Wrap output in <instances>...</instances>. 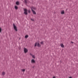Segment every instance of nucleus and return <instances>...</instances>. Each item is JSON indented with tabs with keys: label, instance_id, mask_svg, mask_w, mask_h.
<instances>
[{
	"label": "nucleus",
	"instance_id": "a211bd4d",
	"mask_svg": "<svg viewBox=\"0 0 78 78\" xmlns=\"http://www.w3.org/2000/svg\"><path fill=\"white\" fill-rule=\"evenodd\" d=\"M41 44H44V42L43 41H41Z\"/></svg>",
	"mask_w": 78,
	"mask_h": 78
},
{
	"label": "nucleus",
	"instance_id": "2eb2a0df",
	"mask_svg": "<svg viewBox=\"0 0 78 78\" xmlns=\"http://www.w3.org/2000/svg\"><path fill=\"white\" fill-rule=\"evenodd\" d=\"M32 56L33 58H35V56H34V55H33Z\"/></svg>",
	"mask_w": 78,
	"mask_h": 78
},
{
	"label": "nucleus",
	"instance_id": "f257e3e1",
	"mask_svg": "<svg viewBox=\"0 0 78 78\" xmlns=\"http://www.w3.org/2000/svg\"><path fill=\"white\" fill-rule=\"evenodd\" d=\"M13 28H14V29L16 31H17L18 30H17V27H16V24H15L14 23H13Z\"/></svg>",
	"mask_w": 78,
	"mask_h": 78
},
{
	"label": "nucleus",
	"instance_id": "f3484780",
	"mask_svg": "<svg viewBox=\"0 0 78 78\" xmlns=\"http://www.w3.org/2000/svg\"><path fill=\"white\" fill-rule=\"evenodd\" d=\"M35 47H36L37 46V43H36L35 44Z\"/></svg>",
	"mask_w": 78,
	"mask_h": 78
},
{
	"label": "nucleus",
	"instance_id": "9b49d317",
	"mask_svg": "<svg viewBox=\"0 0 78 78\" xmlns=\"http://www.w3.org/2000/svg\"><path fill=\"white\" fill-rule=\"evenodd\" d=\"M15 8L16 9H18V7H17V6H15Z\"/></svg>",
	"mask_w": 78,
	"mask_h": 78
},
{
	"label": "nucleus",
	"instance_id": "9d476101",
	"mask_svg": "<svg viewBox=\"0 0 78 78\" xmlns=\"http://www.w3.org/2000/svg\"><path fill=\"white\" fill-rule=\"evenodd\" d=\"M16 4L17 5H19V2H16Z\"/></svg>",
	"mask_w": 78,
	"mask_h": 78
},
{
	"label": "nucleus",
	"instance_id": "dca6fc26",
	"mask_svg": "<svg viewBox=\"0 0 78 78\" xmlns=\"http://www.w3.org/2000/svg\"><path fill=\"white\" fill-rule=\"evenodd\" d=\"M24 2L25 3H27V0H24Z\"/></svg>",
	"mask_w": 78,
	"mask_h": 78
},
{
	"label": "nucleus",
	"instance_id": "7ed1b4c3",
	"mask_svg": "<svg viewBox=\"0 0 78 78\" xmlns=\"http://www.w3.org/2000/svg\"><path fill=\"white\" fill-rule=\"evenodd\" d=\"M36 62V61H35V60L34 59H32L31 61V63L34 64V63H35Z\"/></svg>",
	"mask_w": 78,
	"mask_h": 78
},
{
	"label": "nucleus",
	"instance_id": "ddd939ff",
	"mask_svg": "<svg viewBox=\"0 0 78 78\" xmlns=\"http://www.w3.org/2000/svg\"><path fill=\"white\" fill-rule=\"evenodd\" d=\"M2 29L0 27V33H2Z\"/></svg>",
	"mask_w": 78,
	"mask_h": 78
},
{
	"label": "nucleus",
	"instance_id": "b1692460",
	"mask_svg": "<svg viewBox=\"0 0 78 78\" xmlns=\"http://www.w3.org/2000/svg\"><path fill=\"white\" fill-rule=\"evenodd\" d=\"M69 78H72V77H70Z\"/></svg>",
	"mask_w": 78,
	"mask_h": 78
},
{
	"label": "nucleus",
	"instance_id": "393cba45",
	"mask_svg": "<svg viewBox=\"0 0 78 78\" xmlns=\"http://www.w3.org/2000/svg\"><path fill=\"white\" fill-rule=\"evenodd\" d=\"M32 20H33L31 19Z\"/></svg>",
	"mask_w": 78,
	"mask_h": 78
},
{
	"label": "nucleus",
	"instance_id": "0eeeda50",
	"mask_svg": "<svg viewBox=\"0 0 78 78\" xmlns=\"http://www.w3.org/2000/svg\"><path fill=\"white\" fill-rule=\"evenodd\" d=\"M61 14H64V10H62L61 12Z\"/></svg>",
	"mask_w": 78,
	"mask_h": 78
},
{
	"label": "nucleus",
	"instance_id": "4be33fe9",
	"mask_svg": "<svg viewBox=\"0 0 78 78\" xmlns=\"http://www.w3.org/2000/svg\"><path fill=\"white\" fill-rule=\"evenodd\" d=\"M53 78H56V77H55V76H54L53 77Z\"/></svg>",
	"mask_w": 78,
	"mask_h": 78
},
{
	"label": "nucleus",
	"instance_id": "4468645a",
	"mask_svg": "<svg viewBox=\"0 0 78 78\" xmlns=\"http://www.w3.org/2000/svg\"><path fill=\"white\" fill-rule=\"evenodd\" d=\"M37 46L38 47H41V45H40V44H39V43H38L37 44Z\"/></svg>",
	"mask_w": 78,
	"mask_h": 78
},
{
	"label": "nucleus",
	"instance_id": "6ab92c4d",
	"mask_svg": "<svg viewBox=\"0 0 78 78\" xmlns=\"http://www.w3.org/2000/svg\"><path fill=\"white\" fill-rule=\"evenodd\" d=\"M32 8H33V9H36V8H35V7H33Z\"/></svg>",
	"mask_w": 78,
	"mask_h": 78
},
{
	"label": "nucleus",
	"instance_id": "f03ea898",
	"mask_svg": "<svg viewBox=\"0 0 78 78\" xmlns=\"http://www.w3.org/2000/svg\"><path fill=\"white\" fill-rule=\"evenodd\" d=\"M24 13L25 15H28V13H27V11H28V10L27 9H24Z\"/></svg>",
	"mask_w": 78,
	"mask_h": 78
},
{
	"label": "nucleus",
	"instance_id": "412c9836",
	"mask_svg": "<svg viewBox=\"0 0 78 78\" xmlns=\"http://www.w3.org/2000/svg\"><path fill=\"white\" fill-rule=\"evenodd\" d=\"M30 55H31V56H32L33 55V54H30Z\"/></svg>",
	"mask_w": 78,
	"mask_h": 78
},
{
	"label": "nucleus",
	"instance_id": "423d86ee",
	"mask_svg": "<svg viewBox=\"0 0 78 78\" xmlns=\"http://www.w3.org/2000/svg\"><path fill=\"white\" fill-rule=\"evenodd\" d=\"M60 45L61 47H62V48H64V45L63 44H60Z\"/></svg>",
	"mask_w": 78,
	"mask_h": 78
},
{
	"label": "nucleus",
	"instance_id": "f8f14e48",
	"mask_svg": "<svg viewBox=\"0 0 78 78\" xmlns=\"http://www.w3.org/2000/svg\"><path fill=\"white\" fill-rule=\"evenodd\" d=\"M28 35H26L25 37V38H26V39L27 38H28Z\"/></svg>",
	"mask_w": 78,
	"mask_h": 78
},
{
	"label": "nucleus",
	"instance_id": "20e7f679",
	"mask_svg": "<svg viewBox=\"0 0 78 78\" xmlns=\"http://www.w3.org/2000/svg\"><path fill=\"white\" fill-rule=\"evenodd\" d=\"M24 52L25 53H27V52H28V49H27V48H24Z\"/></svg>",
	"mask_w": 78,
	"mask_h": 78
},
{
	"label": "nucleus",
	"instance_id": "aec40b11",
	"mask_svg": "<svg viewBox=\"0 0 78 78\" xmlns=\"http://www.w3.org/2000/svg\"><path fill=\"white\" fill-rule=\"evenodd\" d=\"M28 12H29V13H30V10H28Z\"/></svg>",
	"mask_w": 78,
	"mask_h": 78
},
{
	"label": "nucleus",
	"instance_id": "5701e85b",
	"mask_svg": "<svg viewBox=\"0 0 78 78\" xmlns=\"http://www.w3.org/2000/svg\"><path fill=\"white\" fill-rule=\"evenodd\" d=\"M71 43H72V44H73V42L71 41Z\"/></svg>",
	"mask_w": 78,
	"mask_h": 78
},
{
	"label": "nucleus",
	"instance_id": "39448f33",
	"mask_svg": "<svg viewBox=\"0 0 78 78\" xmlns=\"http://www.w3.org/2000/svg\"><path fill=\"white\" fill-rule=\"evenodd\" d=\"M31 10L34 14H36V12H35V11H34V10H33L32 8H31Z\"/></svg>",
	"mask_w": 78,
	"mask_h": 78
},
{
	"label": "nucleus",
	"instance_id": "6e6552de",
	"mask_svg": "<svg viewBox=\"0 0 78 78\" xmlns=\"http://www.w3.org/2000/svg\"><path fill=\"white\" fill-rule=\"evenodd\" d=\"M5 75V72H3L2 73V75L3 76H4V75Z\"/></svg>",
	"mask_w": 78,
	"mask_h": 78
},
{
	"label": "nucleus",
	"instance_id": "1a4fd4ad",
	"mask_svg": "<svg viewBox=\"0 0 78 78\" xmlns=\"http://www.w3.org/2000/svg\"><path fill=\"white\" fill-rule=\"evenodd\" d=\"M21 70L23 72H25V69H21Z\"/></svg>",
	"mask_w": 78,
	"mask_h": 78
}]
</instances>
